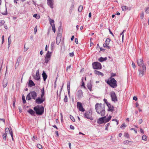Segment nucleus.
Masks as SVG:
<instances>
[{"label":"nucleus","mask_w":149,"mask_h":149,"mask_svg":"<svg viewBox=\"0 0 149 149\" xmlns=\"http://www.w3.org/2000/svg\"><path fill=\"white\" fill-rule=\"evenodd\" d=\"M87 87L88 88L90 91H92V85L91 84V83H88L87 84Z\"/></svg>","instance_id":"26"},{"label":"nucleus","mask_w":149,"mask_h":149,"mask_svg":"<svg viewBox=\"0 0 149 149\" xmlns=\"http://www.w3.org/2000/svg\"><path fill=\"white\" fill-rule=\"evenodd\" d=\"M103 100L104 101V102H105V103L106 104L107 106L108 105H109V104L110 103L108 102H107V99H104Z\"/></svg>","instance_id":"33"},{"label":"nucleus","mask_w":149,"mask_h":149,"mask_svg":"<svg viewBox=\"0 0 149 149\" xmlns=\"http://www.w3.org/2000/svg\"><path fill=\"white\" fill-rule=\"evenodd\" d=\"M78 97L79 98H81L83 96V92L81 90L78 91L77 94Z\"/></svg>","instance_id":"16"},{"label":"nucleus","mask_w":149,"mask_h":149,"mask_svg":"<svg viewBox=\"0 0 149 149\" xmlns=\"http://www.w3.org/2000/svg\"><path fill=\"white\" fill-rule=\"evenodd\" d=\"M62 87H63V86H62L61 87V88L60 89V93H59V100L60 99H61V92L62 91Z\"/></svg>","instance_id":"49"},{"label":"nucleus","mask_w":149,"mask_h":149,"mask_svg":"<svg viewBox=\"0 0 149 149\" xmlns=\"http://www.w3.org/2000/svg\"><path fill=\"white\" fill-rule=\"evenodd\" d=\"M142 139L145 141H147V136L145 135H143L142 137Z\"/></svg>","instance_id":"30"},{"label":"nucleus","mask_w":149,"mask_h":149,"mask_svg":"<svg viewBox=\"0 0 149 149\" xmlns=\"http://www.w3.org/2000/svg\"><path fill=\"white\" fill-rule=\"evenodd\" d=\"M42 76L43 78L44 81H45L47 78V74L44 71L43 72L42 74Z\"/></svg>","instance_id":"28"},{"label":"nucleus","mask_w":149,"mask_h":149,"mask_svg":"<svg viewBox=\"0 0 149 149\" xmlns=\"http://www.w3.org/2000/svg\"><path fill=\"white\" fill-rule=\"evenodd\" d=\"M110 41V39L109 38H107L105 41V42L108 45L109 44Z\"/></svg>","instance_id":"31"},{"label":"nucleus","mask_w":149,"mask_h":149,"mask_svg":"<svg viewBox=\"0 0 149 149\" xmlns=\"http://www.w3.org/2000/svg\"><path fill=\"white\" fill-rule=\"evenodd\" d=\"M70 118L71 120L73 122H74L75 121V119L71 115H70Z\"/></svg>","instance_id":"40"},{"label":"nucleus","mask_w":149,"mask_h":149,"mask_svg":"<svg viewBox=\"0 0 149 149\" xmlns=\"http://www.w3.org/2000/svg\"><path fill=\"white\" fill-rule=\"evenodd\" d=\"M8 84L7 80V79H4L3 80V86L4 88L6 87Z\"/></svg>","instance_id":"24"},{"label":"nucleus","mask_w":149,"mask_h":149,"mask_svg":"<svg viewBox=\"0 0 149 149\" xmlns=\"http://www.w3.org/2000/svg\"><path fill=\"white\" fill-rule=\"evenodd\" d=\"M33 17L38 19H39L40 18V16L39 15H38L36 14H34L33 15Z\"/></svg>","instance_id":"36"},{"label":"nucleus","mask_w":149,"mask_h":149,"mask_svg":"<svg viewBox=\"0 0 149 149\" xmlns=\"http://www.w3.org/2000/svg\"><path fill=\"white\" fill-rule=\"evenodd\" d=\"M31 96L29 95V93L27 96L26 97V99L27 100H30L31 99Z\"/></svg>","instance_id":"34"},{"label":"nucleus","mask_w":149,"mask_h":149,"mask_svg":"<svg viewBox=\"0 0 149 149\" xmlns=\"http://www.w3.org/2000/svg\"><path fill=\"white\" fill-rule=\"evenodd\" d=\"M145 12L147 13H149V7L146 9Z\"/></svg>","instance_id":"52"},{"label":"nucleus","mask_w":149,"mask_h":149,"mask_svg":"<svg viewBox=\"0 0 149 149\" xmlns=\"http://www.w3.org/2000/svg\"><path fill=\"white\" fill-rule=\"evenodd\" d=\"M105 50V49H104V48H103L102 47H101L100 49V51H104Z\"/></svg>","instance_id":"62"},{"label":"nucleus","mask_w":149,"mask_h":149,"mask_svg":"<svg viewBox=\"0 0 149 149\" xmlns=\"http://www.w3.org/2000/svg\"><path fill=\"white\" fill-rule=\"evenodd\" d=\"M107 59V57H105L104 58H103L102 57H101L98 60L99 61L102 62L106 61Z\"/></svg>","instance_id":"25"},{"label":"nucleus","mask_w":149,"mask_h":149,"mask_svg":"<svg viewBox=\"0 0 149 149\" xmlns=\"http://www.w3.org/2000/svg\"><path fill=\"white\" fill-rule=\"evenodd\" d=\"M67 89H70V82L68 83Z\"/></svg>","instance_id":"55"},{"label":"nucleus","mask_w":149,"mask_h":149,"mask_svg":"<svg viewBox=\"0 0 149 149\" xmlns=\"http://www.w3.org/2000/svg\"><path fill=\"white\" fill-rule=\"evenodd\" d=\"M5 22L4 20H1L0 21V27L3 25Z\"/></svg>","instance_id":"41"},{"label":"nucleus","mask_w":149,"mask_h":149,"mask_svg":"<svg viewBox=\"0 0 149 149\" xmlns=\"http://www.w3.org/2000/svg\"><path fill=\"white\" fill-rule=\"evenodd\" d=\"M111 76L110 77H111L112 78H113V77H114L116 76V74L115 73H111Z\"/></svg>","instance_id":"53"},{"label":"nucleus","mask_w":149,"mask_h":149,"mask_svg":"<svg viewBox=\"0 0 149 149\" xmlns=\"http://www.w3.org/2000/svg\"><path fill=\"white\" fill-rule=\"evenodd\" d=\"M28 85L29 86L31 87L33 86H34L35 85V84L32 80H29Z\"/></svg>","instance_id":"23"},{"label":"nucleus","mask_w":149,"mask_h":149,"mask_svg":"<svg viewBox=\"0 0 149 149\" xmlns=\"http://www.w3.org/2000/svg\"><path fill=\"white\" fill-rule=\"evenodd\" d=\"M130 142H132V141H129L128 140L125 141L123 142V144H127L129 143Z\"/></svg>","instance_id":"35"},{"label":"nucleus","mask_w":149,"mask_h":149,"mask_svg":"<svg viewBox=\"0 0 149 149\" xmlns=\"http://www.w3.org/2000/svg\"><path fill=\"white\" fill-rule=\"evenodd\" d=\"M107 84L111 87L115 88L117 86L116 81L114 78L110 77L107 81L105 80Z\"/></svg>","instance_id":"2"},{"label":"nucleus","mask_w":149,"mask_h":149,"mask_svg":"<svg viewBox=\"0 0 149 149\" xmlns=\"http://www.w3.org/2000/svg\"><path fill=\"white\" fill-rule=\"evenodd\" d=\"M142 122H143L142 120L141 119H140L139 120V124H140L142 123Z\"/></svg>","instance_id":"56"},{"label":"nucleus","mask_w":149,"mask_h":149,"mask_svg":"<svg viewBox=\"0 0 149 149\" xmlns=\"http://www.w3.org/2000/svg\"><path fill=\"white\" fill-rule=\"evenodd\" d=\"M111 116L110 115L107 118V121H109L111 120Z\"/></svg>","instance_id":"51"},{"label":"nucleus","mask_w":149,"mask_h":149,"mask_svg":"<svg viewBox=\"0 0 149 149\" xmlns=\"http://www.w3.org/2000/svg\"><path fill=\"white\" fill-rule=\"evenodd\" d=\"M34 110L37 115H42L44 111V108L43 107L37 106L34 108Z\"/></svg>","instance_id":"4"},{"label":"nucleus","mask_w":149,"mask_h":149,"mask_svg":"<svg viewBox=\"0 0 149 149\" xmlns=\"http://www.w3.org/2000/svg\"><path fill=\"white\" fill-rule=\"evenodd\" d=\"M40 76L39 75V71L38 70L37 72L36 75L34 76V78L36 80H38L40 79Z\"/></svg>","instance_id":"17"},{"label":"nucleus","mask_w":149,"mask_h":149,"mask_svg":"<svg viewBox=\"0 0 149 149\" xmlns=\"http://www.w3.org/2000/svg\"><path fill=\"white\" fill-rule=\"evenodd\" d=\"M110 96L112 101L115 102H117V98L114 91H112L111 93Z\"/></svg>","instance_id":"9"},{"label":"nucleus","mask_w":149,"mask_h":149,"mask_svg":"<svg viewBox=\"0 0 149 149\" xmlns=\"http://www.w3.org/2000/svg\"><path fill=\"white\" fill-rule=\"evenodd\" d=\"M82 84H81V86H83L84 87V88H85L86 87L85 86V84H84V81H83V78H82Z\"/></svg>","instance_id":"45"},{"label":"nucleus","mask_w":149,"mask_h":149,"mask_svg":"<svg viewBox=\"0 0 149 149\" xmlns=\"http://www.w3.org/2000/svg\"><path fill=\"white\" fill-rule=\"evenodd\" d=\"M37 147L40 149H42V146L39 144H38L37 145Z\"/></svg>","instance_id":"43"},{"label":"nucleus","mask_w":149,"mask_h":149,"mask_svg":"<svg viewBox=\"0 0 149 149\" xmlns=\"http://www.w3.org/2000/svg\"><path fill=\"white\" fill-rule=\"evenodd\" d=\"M70 128L72 130H74V127L72 125H70Z\"/></svg>","instance_id":"59"},{"label":"nucleus","mask_w":149,"mask_h":149,"mask_svg":"<svg viewBox=\"0 0 149 149\" xmlns=\"http://www.w3.org/2000/svg\"><path fill=\"white\" fill-rule=\"evenodd\" d=\"M122 9L123 11H125L128 9V8L125 6H122Z\"/></svg>","instance_id":"29"},{"label":"nucleus","mask_w":149,"mask_h":149,"mask_svg":"<svg viewBox=\"0 0 149 149\" xmlns=\"http://www.w3.org/2000/svg\"><path fill=\"white\" fill-rule=\"evenodd\" d=\"M22 99L23 101V102L24 103H25L26 102V101L25 100V97L24 95H23L22 97Z\"/></svg>","instance_id":"39"},{"label":"nucleus","mask_w":149,"mask_h":149,"mask_svg":"<svg viewBox=\"0 0 149 149\" xmlns=\"http://www.w3.org/2000/svg\"><path fill=\"white\" fill-rule=\"evenodd\" d=\"M93 67L94 69L99 70L102 68L101 63L98 62H94L92 63Z\"/></svg>","instance_id":"8"},{"label":"nucleus","mask_w":149,"mask_h":149,"mask_svg":"<svg viewBox=\"0 0 149 149\" xmlns=\"http://www.w3.org/2000/svg\"><path fill=\"white\" fill-rule=\"evenodd\" d=\"M109 31L110 33L113 36H114V35L113 33H112V32L111 31L110 29L109 28Z\"/></svg>","instance_id":"57"},{"label":"nucleus","mask_w":149,"mask_h":149,"mask_svg":"<svg viewBox=\"0 0 149 149\" xmlns=\"http://www.w3.org/2000/svg\"><path fill=\"white\" fill-rule=\"evenodd\" d=\"M77 107L80 111L82 112H84L85 111L84 109L83 108L81 102H77Z\"/></svg>","instance_id":"11"},{"label":"nucleus","mask_w":149,"mask_h":149,"mask_svg":"<svg viewBox=\"0 0 149 149\" xmlns=\"http://www.w3.org/2000/svg\"><path fill=\"white\" fill-rule=\"evenodd\" d=\"M61 39V36H57L56 39V44L57 45H58L60 43Z\"/></svg>","instance_id":"21"},{"label":"nucleus","mask_w":149,"mask_h":149,"mask_svg":"<svg viewBox=\"0 0 149 149\" xmlns=\"http://www.w3.org/2000/svg\"><path fill=\"white\" fill-rule=\"evenodd\" d=\"M74 55V53L73 52L70 53V55L71 57H73Z\"/></svg>","instance_id":"58"},{"label":"nucleus","mask_w":149,"mask_h":149,"mask_svg":"<svg viewBox=\"0 0 149 149\" xmlns=\"http://www.w3.org/2000/svg\"><path fill=\"white\" fill-rule=\"evenodd\" d=\"M124 136L125 137H127V138H129V135L128 133H125Z\"/></svg>","instance_id":"42"},{"label":"nucleus","mask_w":149,"mask_h":149,"mask_svg":"<svg viewBox=\"0 0 149 149\" xmlns=\"http://www.w3.org/2000/svg\"><path fill=\"white\" fill-rule=\"evenodd\" d=\"M126 127V125L125 123L122 124L120 126V128L124 129Z\"/></svg>","instance_id":"44"},{"label":"nucleus","mask_w":149,"mask_h":149,"mask_svg":"<svg viewBox=\"0 0 149 149\" xmlns=\"http://www.w3.org/2000/svg\"><path fill=\"white\" fill-rule=\"evenodd\" d=\"M105 105L102 104L97 103L95 106V109L97 113L100 114L102 116L105 114Z\"/></svg>","instance_id":"1"},{"label":"nucleus","mask_w":149,"mask_h":149,"mask_svg":"<svg viewBox=\"0 0 149 149\" xmlns=\"http://www.w3.org/2000/svg\"><path fill=\"white\" fill-rule=\"evenodd\" d=\"M62 31V26H60L58 27V34L57 36H61V33Z\"/></svg>","instance_id":"20"},{"label":"nucleus","mask_w":149,"mask_h":149,"mask_svg":"<svg viewBox=\"0 0 149 149\" xmlns=\"http://www.w3.org/2000/svg\"><path fill=\"white\" fill-rule=\"evenodd\" d=\"M106 118V116H103L99 118L97 120V123L101 124L104 123V118Z\"/></svg>","instance_id":"14"},{"label":"nucleus","mask_w":149,"mask_h":149,"mask_svg":"<svg viewBox=\"0 0 149 149\" xmlns=\"http://www.w3.org/2000/svg\"><path fill=\"white\" fill-rule=\"evenodd\" d=\"M120 36H122V41L123 42V38H124V34H123V33L122 32L120 34Z\"/></svg>","instance_id":"50"},{"label":"nucleus","mask_w":149,"mask_h":149,"mask_svg":"<svg viewBox=\"0 0 149 149\" xmlns=\"http://www.w3.org/2000/svg\"><path fill=\"white\" fill-rule=\"evenodd\" d=\"M133 100L135 101L137 100V98L136 96H134L133 97Z\"/></svg>","instance_id":"60"},{"label":"nucleus","mask_w":149,"mask_h":149,"mask_svg":"<svg viewBox=\"0 0 149 149\" xmlns=\"http://www.w3.org/2000/svg\"><path fill=\"white\" fill-rule=\"evenodd\" d=\"M94 72L95 74H97L98 75H101L102 76H104V74L98 71L95 70L94 71Z\"/></svg>","instance_id":"22"},{"label":"nucleus","mask_w":149,"mask_h":149,"mask_svg":"<svg viewBox=\"0 0 149 149\" xmlns=\"http://www.w3.org/2000/svg\"><path fill=\"white\" fill-rule=\"evenodd\" d=\"M64 101L65 102H68V97L66 95L65 96V98L64 99Z\"/></svg>","instance_id":"38"},{"label":"nucleus","mask_w":149,"mask_h":149,"mask_svg":"<svg viewBox=\"0 0 149 149\" xmlns=\"http://www.w3.org/2000/svg\"><path fill=\"white\" fill-rule=\"evenodd\" d=\"M28 112L32 115H34L35 113L34 111L31 109L28 110Z\"/></svg>","instance_id":"27"},{"label":"nucleus","mask_w":149,"mask_h":149,"mask_svg":"<svg viewBox=\"0 0 149 149\" xmlns=\"http://www.w3.org/2000/svg\"><path fill=\"white\" fill-rule=\"evenodd\" d=\"M8 45H10L11 43L10 36L8 38Z\"/></svg>","instance_id":"47"},{"label":"nucleus","mask_w":149,"mask_h":149,"mask_svg":"<svg viewBox=\"0 0 149 149\" xmlns=\"http://www.w3.org/2000/svg\"><path fill=\"white\" fill-rule=\"evenodd\" d=\"M75 41L76 44H78V39L76 38H75Z\"/></svg>","instance_id":"61"},{"label":"nucleus","mask_w":149,"mask_h":149,"mask_svg":"<svg viewBox=\"0 0 149 149\" xmlns=\"http://www.w3.org/2000/svg\"><path fill=\"white\" fill-rule=\"evenodd\" d=\"M8 132H9L12 138V140H13V133L12 129H11L10 130L9 128H6L5 130V134H7V133Z\"/></svg>","instance_id":"12"},{"label":"nucleus","mask_w":149,"mask_h":149,"mask_svg":"<svg viewBox=\"0 0 149 149\" xmlns=\"http://www.w3.org/2000/svg\"><path fill=\"white\" fill-rule=\"evenodd\" d=\"M83 9V6H79L78 8V11L79 12H81Z\"/></svg>","instance_id":"32"},{"label":"nucleus","mask_w":149,"mask_h":149,"mask_svg":"<svg viewBox=\"0 0 149 149\" xmlns=\"http://www.w3.org/2000/svg\"><path fill=\"white\" fill-rule=\"evenodd\" d=\"M48 17H49V21L50 23V24L52 27V29L53 32L54 33H55L56 32V29L55 25L54 24V21L53 19L50 18L49 16H48Z\"/></svg>","instance_id":"10"},{"label":"nucleus","mask_w":149,"mask_h":149,"mask_svg":"<svg viewBox=\"0 0 149 149\" xmlns=\"http://www.w3.org/2000/svg\"><path fill=\"white\" fill-rule=\"evenodd\" d=\"M132 67L134 68H135L136 66L135 63L134 62H132Z\"/></svg>","instance_id":"54"},{"label":"nucleus","mask_w":149,"mask_h":149,"mask_svg":"<svg viewBox=\"0 0 149 149\" xmlns=\"http://www.w3.org/2000/svg\"><path fill=\"white\" fill-rule=\"evenodd\" d=\"M54 2V0H47V4L52 9L53 8Z\"/></svg>","instance_id":"13"},{"label":"nucleus","mask_w":149,"mask_h":149,"mask_svg":"<svg viewBox=\"0 0 149 149\" xmlns=\"http://www.w3.org/2000/svg\"><path fill=\"white\" fill-rule=\"evenodd\" d=\"M34 32H35V33L36 34V32L37 31V29L36 28V26L35 28L34 29Z\"/></svg>","instance_id":"64"},{"label":"nucleus","mask_w":149,"mask_h":149,"mask_svg":"<svg viewBox=\"0 0 149 149\" xmlns=\"http://www.w3.org/2000/svg\"><path fill=\"white\" fill-rule=\"evenodd\" d=\"M7 136V134H4L3 135V139L6 140V136Z\"/></svg>","instance_id":"37"},{"label":"nucleus","mask_w":149,"mask_h":149,"mask_svg":"<svg viewBox=\"0 0 149 149\" xmlns=\"http://www.w3.org/2000/svg\"><path fill=\"white\" fill-rule=\"evenodd\" d=\"M110 125V123H107V124H106L105 125V126H106V127H105V130H108V127Z\"/></svg>","instance_id":"46"},{"label":"nucleus","mask_w":149,"mask_h":149,"mask_svg":"<svg viewBox=\"0 0 149 149\" xmlns=\"http://www.w3.org/2000/svg\"><path fill=\"white\" fill-rule=\"evenodd\" d=\"M42 94L41 95V99L40 97H38L36 99V102L38 104H40L42 103L44 101V100L42 98L44 95V91L43 88L41 90Z\"/></svg>","instance_id":"7"},{"label":"nucleus","mask_w":149,"mask_h":149,"mask_svg":"<svg viewBox=\"0 0 149 149\" xmlns=\"http://www.w3.org/2000/svg\"><path fill=\"white\" fill-rule=\"evenodd\" d=\"M146 67L145 65H143L142 67L138 69L139 71V76L140 77H142L146 72Z\"/></svg>","instance_id":"6"},{"label":"nucleus","mask_w":149,"mask_h":149,"mask_svg":"<svg viewBox=\"0 0 149 149\" xmlns=\"http://www.w3.org/2000/svg\"><path fill=\"white\" fill-rule=\"evenodd\" d=\"M29 95L31 96L32 98L35 99L37 96V94L35 91H32L30 92L29 93Z\"/></svg>","instance_id":"15"},{"label":"nucleus","mask_w":149,"mask_h":149,"mask_svg":"<svg viewBox=\"0 0 149 149\" xmlns=\"http://www.w3.org/2000/svg\"><path fill=\"white\" fill-rule=\"evenodd\" d=\"M107 106L108 108V111L112 112L113 111L114 107L113 106H111V104H110L109 105H108Z\"/></svg>","instance_id":"19"},{"label":"nucleus","mask_w":149,"mask_h":149,"mask_svg":"<svg viewBox=\"0 0 149 149\" xmlns=\"http://www.w3.org/2000/svg\"><path fill=\"white\" fill-rule=\"evenodd\" d=\"M92 113L91 110L86 111L84 114V116L85 118L91 120H93V118L92 117Z\"/></svg>","instance_id":"5"},{"label":"nucleus","mask_w":149,"mask_h":149,"mask_svg":"<svg viewBox=\"0 0 149 149\" xmlns=\"http://www.w3.org/2000/svg\"><path fill=\"white\" fill-rule=\"evenodd\" d=\"M144 17V13L142 12L141 14V18L142 19H143Z\"/></svg>","instance_id":"48"},{"label":"nucleus","mask_w":149,"mask_h":149,"mask_svg":"<svg viewBox=\"0 0 149 149\" xmlns=\"http://www.w3.org/2000/svg\"><path fill=\"white\" fill-rule=\"evenodd\" d=\"M140 132H141V133L143 134H144V131L143 129L140 128Z\"/></svg>","instance_id":"63"},{"label":"nucleus","mask_w":149,"mask_h":149,"mask_svg":"<svg viewBox=\"0 0 149 149\" xmlns=\"http://www.w3.org/2000/svg\"><path fill=\"white\" fill-rule=\"evenodd\" d=\"M54 42H52L51 43V51L49 52L48 51L47 52V63L50 60L52 53L54 48Z\"/></svg>","instance_id":"3"},{"label":"nucleus","mask_w":149,"mask_h":149,"mask_svg":"<svg viewBox=\"0 0 149 149\" xmlns=\"http://www.w3.org/2000/svg\"><path fill=\"white\" fill-rule=\"evenodd\" d=\"M137 62L138 65L140 67H141V65H144L143 64V60L141 58L139 60H138Z\"/></svg>","instance_id":"18"}]
</instances>
